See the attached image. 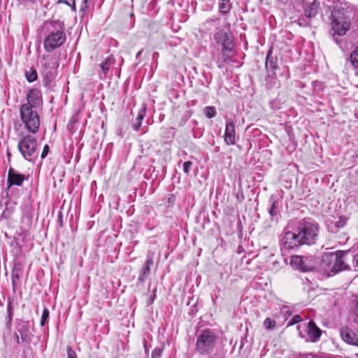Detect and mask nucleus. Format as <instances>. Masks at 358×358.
Instances as JSON below:
<instances>
[{
    "instance_id": "f257e3e1",
    "label": "nucleus",
    "mask_w": 358,
    "mask_h": 358,
    "mask_svg": "<svg viewBox=\"0 0 358 358\" xmlns=\"http://www.w3.org/2000/svg\"><path fill=\"white\" fill-rule=\"evenodd\" d=\"M318 234L317 225L309 222L300 224L295 231L285 232L282 239L283 246L287 249H295L302 245L315 243Z\"/></svg>"
},
{
    "instance_id": "f03ea898",
    "label": "nucleus",
    "mask_w": 358,
    "mask_h": 358,
    "mask_svg": "<svg viewBox=\"0 0 358 358\" xmlns=\"http://www.w3.org/2000/svg\"><path fill=\"white\" fill-rule=\"evenodd\" d=\"M348 251L338 250L336 252H325L322 255L321 267L329 275L350 268L346 256Z\"/></svg>"
},
{
    "instance_id": "7ed1b4c3",
    "label": "nucleus",
    "mask_w": 358,
    "mask_h": 358,
    "mask_svg": "<svg viewBox=\"0 0 358 358\" xmlns=\"http://www.w3.org/2000/svg\"><path fill=\"white\" fill-rule=\"evenodd\" d=\"M20 119L24 128L32 134H36L39 129L40 118L37 111L29 104H22L20 109Z\"/></svg>"
},
{
    "instance_id": "20e7f679",
    "label": "nucleus",
    "mask_w": 358,
    "mask_h": 358,
    "mask_svg": "<svg viewBox=\"0 0 358 358\" xmlns=\"http://www.w3.org/2000/svg\"><path fill=\"white\" fill-rule=\"evenodd\" d=\"M214 39L216 43L222 45L223 62L224 63L229 62L233 55L232 50L234 44L232 42L231 34L222 30H217L214 35Z\"/></svg>"
},
{
    "instance_id": "39448f33",
    "label": "nucleus",
    "mask_w": 358,
    "mask_h": 358,
    "mask_svg": "<svg viewBox=\"0 0 358 358\" xmlns=\"http://www.w3.org/2000/svg\"><path fill=\"white\" fill-rule=\"evenodd\" d=\"M215 334L210 330H204L197 338L196 351L201 355L213 351L215 344Z\"/></svg>"
},
{
    "instance_id": "423d86ee",
    "label": "nucleus",
    "mask_w": 358,
    "mask_h": 358,
    "mask_svg": "<svg viewBox=\"0 0 358 358\" xmlns=\"http://www.w3.org/2000/svg\"><path fill=\"white\" fill-rule=\"evenodd\" d=\"M332 30L338 36L346 34L350 27V20L344 10H337L332 13Z\"/></svg>"
},
{
    "instance_id": "0eeeda50",
    "label": "nucleus",
    "mask_w": 358,
    "mask_h": 358,
    "mask_svg": "<svg viewBox=\"0 0 358 358\" xmlns=\"http://www.w3.org/2000/svg\"><path fill=\"white\" fill-rule=\"evenodd\" d=\"M36 148L37 141L30 135L23 136L18 143L19 151L23 157L28 161H31L37 156Z\"/></svg>"
},
{
    "instance_id": "6e6552de",
    "label": "nucleus",
    "mask_w": 358,
    "mask_h": 358,
    "mask_svg": "<svg viewBox=\"0 0 358 358\" xmlns=\"http://www.w3.org/2000/svg\"><path fill=\"white\" fill-rule=\"evenodd\" d=\"M52 24H57L60 29H63V24L53 22ZM66 41L65 34L62 30H57L49 34L44 40V48L46 51L52 52L55 49L60 47Z\"/></svg>"
},
{
    "instance_id": "1a4fd4ad",
    "label": "nucleus",
    "mask_w": 358,
    "mask_h": 358,
    "mask_svg": "<svg viewBox=\"0 0 358 358\" xmlns=\"http://www.w3.org/2000/svg\"><path fill=\"white\" fill-rule=\"evenodd\" d=\"M40 64L41 71L47 79L52 78L58 67L55 58L50 55L43 56L40 62Z\"/></svg>"
},
{
    "instance_id": "9d476101",
    "label": "nucleus",
    "mask_w": 358,
    "mask_h": 358,
    "mask_svg": "<svg viewBox=\"0 0 358 358\" xmlns=\"http://www.w3.org/2000/svg\"><path fill=\"white\" fill-rule=\"evenodd\" d=\"M309 259L308 257L293 255L290 258V264L292 267L295 268L301 271H310L312 268V265L308 262Z\"/></svg>"
},
{
    "instance_id": "9b49d317",
    "label": "nucleus",
    "mask_w": 358,
    "mask_h": 358,
    "mask_svg": "<svg viewBox=\"0 0 358 358\" xmlns=\"http://www.w3.org/2000/svg\"><path fill=\"white\" fill-rule=\"evenodd\" d=\"M25 180V176L20 173L13 168H10L8 172L7 182L8 187L13 185L21 186Z\"/></svg>"
},
{
    "instance_id": "f8f14e48",
    "label": "nucleus",
    "mask_w": 358,
    "mask_h": 358,
    "mask_svg": "<svg viewBox=\"0 0 358 358\" xmlns=\"http://www.w3.org/2000/svg\"><path fill=\"white\" fill-rule=\"evenodd\" d=\"M224 141L227 145H234L236 143V129L233 121H228L226 123Z\"/></svg>"
},
{
    "instance_id": "ddd939ff",
    "label": "nucleus",
    "mask_w": 358,
    "mask_h": 358,
    "mask_svg": "<svg viewBox=\"0 0 358 358\" xmlns=\"http://www.w3.org/2000/svg\"><path fill=\"white\" fill-rule=\"evenodd\" d=\"M341 336L345 342L358 346V332L355 333L345 327L341 329Z\"/></svg>"
},
{
    "instance_id": "4468645a",
    "label": "nucleus",
    "mask_w": 358,
    "mask_h": 358,
    "mask_svg": "<svg viewBox=\"0 0 358 358\" xmlns=\"http://www.w3.org/2000/svg\"><path fill=\"white\" fill-rule=\"evenodd\" d=\"M27 103L25 104H29L31 108L36 107L41 102V92L36 89L30 90L27 95Z\"/></svg>"
},
{
    "instance_id": "2eb2a0df",
    "label": "nucleus",
    "mask_w": 358,
    "mask_h": 358,
    "mask_svg": "<svg viewBox=\"0 0 358 358\" xmlns=\"http://www.w3.org/2000/svg\"><path fill=\"white\" fill-rule=\"evenodd\" d=\"M17 331L20 334V338L22 342L29 343L32 335L29 332V326L24 322H22L17 326Z\"/></svg>"
},
{
    "instance_id": "dca6fc26",
    "label": "nucleus",
    "mask_w": 358,
    "mask_h": 358,
    "mask_svg": "<svg viewBox=\"0 0 358 358\" xmlns=\"http://www.w3.org/2000/svg\"><path fill=\"white\" fill-rule=\"evenodd\" d=\"M321 330L316 326L315 323L310 321L308 324L307 334L311 341H317L321 336Z\"/></svg>"
},
{
    "instance_id": "f3484780",
    "label": "nucleus",
    "mask_w": 358,
    "mask_h": 358,
    "mask_svg": "<svg viewBox=\"0 0 358 358\" xmlns=\"http://www.w3.org/2000/svg\"><path fill=\"white\" fill-rule=\"evenodd\" d=\"M278 68V59L273 55L272 51L270 50L267 54L266 59V69L268 72L275 74V71Z\"/></svg>"
},
{
    "instance_id": "a211bd4d",
    "label": "nucleus",
    "mask_w": 358,
    "mask_h": 358,
    "mask_svg": "<svg viewBox=\"0 0 358 358\" xmlns=\"http://www.w3.org/2000/svg\"><path fill=\"white\" fill-rule=\"evenodd\" d=\"M319 6L320 3L317 0H314L313 2L307 5L304 9L306 17L308 18L314 17L317 13Z\"/></svg>"
},
{
    "instance_id": "6ab92c4d",
    "label": "nucleus",
    "mask_w": 358,
    "mask_h": 358,
    "mask_svg": "<svg viewBox=\"0 0 358 358\" xmlns=\"http://www.w3.org/2000/svg\"><path fill=\"white\" fill-rule=\"evenodd\" d=\"M115 63V59L113 56H108L104 61H103L100 64V68L102 71V73L103 75V77L102 76H100L101 78H103L106 77L108 71H109V69L111 66H113Z\"/></svg>"
},
{
    "instance_id": "aec40b11",
    "label": "nucleus",
    "mask_w": 358,
    "mask_h": 358,
    "mask_svg": "<svg viewBox=\"0 0 358 358\" xmlns=\"http://www.w3.org/2000/svg\"><path fill=\"white\" fill-rule=\"evenodd\" d=\"M145 114V109H141L136 120L132 124V127L135 131H138L142 124V120H143Z\"/></svg>"
},
{
    "instance_id": "412c9836",
    "label": "nucleus",
    "mask_w": 358,
    "mask_h": 358,
    "mask_svg": "<svg viewBox=\"0 0 358 358\" xmlns=\"http://www.w3.org/2000/svg\"><path fill=\"white\" fill-rule=\"evenodd\" d=\"M7 312H8V317H7L6 321V326L8 329H10L11 328V322L13 320V308L12 306L11 302H9L8 303Z\"/></svg>"
},
{
    "instance_id": "4be33fe9",
    "label": "nucleus",
    "mask_w": 358,
    "mask_h": 358,
    "mask_svg": "<svg viewBox=\"0 0 358 358\" xmlns=\"http://www.w3.org/2000/svg\"><path fill=\"white\" fill-rule=\"evenodd\" d=\"M219 9L222 13H227L231 9V5L229 0H220L219 2Z\"/></svg>"
},
{
    "instance_id": "5701e85b",
    "label": "nucleus",
    "mask_w": 358,
    "mask_h": 358,
    "mask_svg": "<svg viewBox=\"0 0 358 358\" xmlns=\"http://www.w3.org/2000/svg\"><path fill=\"white\" fill-rule=\"evenodd\" d=\"M22 271L20 269H13V271L12 273V284L14 290L15 289L17 285V281L20 279Z\"/></svg>"
},
{
    "instance_id": "b1692460",
    "label": "nucleus",
    "mask_w": 358,
    "mask_h": 358,
    "mask_svg": "<svg viewBox=\"0 0 358 358\" xmlns=\"http://www.w3.org/2000/svg\"><path fill=\"white\" fill-rule=\"evenodd\" d=\"M150 268L148 266H143L138 276V280L144 282L150 275Z\"/></svg>"
},
{
    "instance_id": "393cba45",
    "label": "nucleus",
    "mask_w": 358,
    "mask_h": 358,
    "mask_svg": "<svg viewBox=\"0 0 358 358\" xmlns=\"http://www.w3.org/2000/svg\"><path fill=\"white\" fill-rule=\"evenodd\" d=\"M350 61L352 65L358 69V46L354 50L350 55Z\"/></svg>"
},
{
    "instance_id": "a878e982",
    "label": "nucleus",
    "mask_w": 358,
    "mask_h": 358,
    "mask_svg": "<svg viewBox=\"0 0 358 358\" xmlns=\"http://www.w3.org/2000/svg\"><path fill=\"white\" fill-rule=\"evenodd\" d=\"M26 78L29 82H33L37 78V73L36 70L30 69L26 72Z\"/></svg>"
},
{
    "instance_id": "bb28decb",
    "label": "nucleus",
    "mask_w": 358,
    "mask_h": 358,
    "mask_svg": "<svg viewBox=\"0 0 358 358\" xmlns=\"http://www.w3.org/2000/svg\"><path fill=\"white\" fill-rule=\"evenodd\" d=\"M205 115L208 118H213L216 115V110L213 106H207L205 108Z\"/></svg>"
},
{
    "instance_id": "cd10ccee",
    "label": "nucleus",
    "mask_w": 358,
    "mask_h": 358,
    "mask_svg": "<svg viewBox=\"0 0 358 358\" xmlns=\"http://www.w3.org/2000/svg\"><path fill=\"white\" fill-rule=\"evenodd\" d=\"M275 321L270 318H266L264 322V326L266 329H272L275 327Z\"/></svg>"
},
{
    "instance_id": "c85d7f7f",
    "label": "nucleus",
    "mask_w": 358,
    "mask_h": 358,
    "mask_svg": "<svg viewBox=\"0 0 358 358\" xmlns=\"http://www.w3.org/2000/svg\"><path fill=\"white\" fill-rule=\"evenodd\" d=\"M49 317V310L47 308H45L43 311V314H42V317H41V326H44V324H45V322L46 320L48 319Z\"/></svg>"
},
{
    "instance_id": "c756f323",
    "label": "nucleus",
    "mask_w": 358,
    "mask_h": 358,
    "mask_svg": "<svg viewBox=\"0 0 358 358\" xmlns=\"http://www.w3.org/2000/svg\"><path fill=\"white\" fill-rule=\"evenodd\" d=\"M58 3H65L69 6L73 11H76L75 0H59Z\"/></svg>"
},
{
    "instance_id": "7c9ffc66",
    "label": "nucleus",
    "mask_w": 358,
    "mask_h": 358,
    "mask_svg": "<svg viewBox=\"0 0 358 358\" xmlns=\"http://www.w3.org/2000/svg\"><path fill=\"white\" fill-rule=\"evenodd\" d=\"M91 2V0H83L82 3L80 5V11L85 14L87 8H89V5Z\"/></svg>"
},
{
    "instance_id": "2f4dec72",
    "label": "nucleus",
    "mask_w": 358,
    "mask_h": 358,
    "mask_svg": "<svg viewBox=\"0 0 358 358\" xmlns=\"http://www.w3.org/2000/svg\"><path fill=\"white\" fill-rule=\"evenodd\" d=\"M67 358H77L76 352L72 349L71 346L66 348Z\"/></svg>"
},
{
    "instance_id": "473e14b6",
    "label": "nucleus",
    "mask_w": 358,
    "mask_h": 358,
    "mask_svg": "<svg viewBox=\"0 0 358 358\" xmlns=\"http://www.w3.org/2000/svg\"><path fill=\"white\" fill-rule=\"evenodd\" d=\"M277 201H273L271 206V208L269 210V213L271 217H274L277 215Z\"/></svg>"
},
{
    "instance_id": "72a5a7b5",
    "label": "nucleus",
    "mask_w": 358,
    "mask_h": 358,
    "mask_svg": "<svg viewBox=\"0 0 358 358\" xmlns=\"http://www.w3.org/2000/svg\"><path fill=\"white\" fill-rule=\"evenodd\" d=\"M301 321V317L299 315L294 316L292 320L288 322V326L294 325Z\"/></svg>"
},
{
    "instance_id": "f704fd0d",
    "label": "nucleus",
    "mask_w": 358,
    "mask_h": 358,
    "mask_svg": "<svg viewBox=\"0 0 358 358\" xmlns=\"http://www.w3.org/2000/svg\"><path fill=\"white\" fill-rule=\"evenodd\" d=\"M192 162L190 161L185 162L183 164V171L185 173L188 174L189 173V170L192 167Z\"/></svg>"
},
{
    "instance_id": "c9c22d12",
    "label": "nucleus",
    "mask_w": 358,
    "mask_h": 358,
    "mask_svg": "<svg viewBox=\"0 0 358 358\" xmlns=\"http://www.w3.org/2000/svg\"><path fill=\"white\" fill-rule=\"evenodd\" d=\"M162 350L161 348H155L152 353V358H159L162 355Z\"/></svg>"
},
{
    "instance_id": "e433bc0d",
    "label": "nucleus",
    "mask_w": 358,
    "mask_h": 358,
    "mask_svg": "<svg viewBox=\"0 0 358 358\" xmlns=\"http://www.w3.org/2000/svg\"><path fill=\"white\" fill-rule=\"evenodd\" d=\"M22 127V124L15 123L14 128H15L16 131L19 132L20 135L23 136L22 132H21Z\"/></svg>"
},
{
    "instance_id": "4c0bfd02",
    "label": "nucleus",
    "mask_w": 358,
    "mask_h": 358,
    "mask_svg": "<svg viewBox=\"0 0 358 358\" xmlns=\"http://www.w3.org/2000/svg\"><path fill=\"white\" fill-rule=\"evenodd\" d=\"M49 147L48 145H45L43 148V150L41 154V158H45L48 152Z\"/></svg>"
},
{
    "instance_id": "58836bf2",
    "label": "nucleus",
    "mask_w": 358,
    "mask_h": 358,
    "mask_svg": "<svg viewBox=\"0 0 358 358\" xmlns=\"http://www.w3.org/2000/svg\"><path fill=\"white\" fill-rule=\"evenodd\" d=\"M153 260L152 258H149L145 261V266H148L150 268L151 266L153 264Z\"/></svg>"
},
{
    "instance_id": "ea45409f",
    "label": "nucleus",
    "mask_w": 358,
    "mask_h": 358,
    "mask_svg": "<svg viewBox=\"0 0 358 358\" xmlns=\"http://www.w3.org/2000/svg\"><path fill=\"white\" fill-rule=\"evenodd\" d=\"M13 338H14V340H15V342L17 344L20 343V337H19V335H18V333L17 332H15L13 335Z\"/></svg>"
},
{
    "instance_id": "a19ab883",
    "label": "nucleus",
    "mask_w": 358,
    "mask_h": 358,
    "mask_svg": "<svg viewBox=\"0 0 358 358\" xmlns=\"http://www.w3.org/2000/svg\"><path fill=\"white\" fill-rule=\"evenodd\" d=\"M282 313L285 315H291L292 313L288 310L287 307L282 308Z\"/></svg>"
},
{
    "instance_id": "79ce46f5",
    "label": "nucleus",
    "mask_w": 358,
    "mask_h": 358,
    "mask_svg": "<svg viewBox=\"0 0 358 358\" xmlns=\"http://www.w3.org/2000/svg\"><path fill=\"white\" fill-rule=\"evenodd\" d=\"M355 266L358 268V253L354 257Z\"/></svg>"
},
{
    "instance_id": "37998d69",
    "label": "nucleus",
    "mask_w": 358,
    "mask_h": 358,
    "mask_svg": "<svg viewBox=\"0 0 358 358\" xmlns=\"http://www.w3.org/2000/svg\"><path fill=\"white\" fill-rule=\"evenodd\" d=\"M355 315H356L355 321L357 322H358V303H357V308H356V311H355Z\"/></svg>"
},
{
    "instance_id": "c03bdc74",
    "label": "nucleus",
    "mask_w": 358,
    "mask_h": 358,
    "mask_svg": "<svg viewBox=\"0 0 358 358\" xmlns=\"http://www.w3.org/2000/svg\"><path fill=\"white\" fill-rule=\"evenodd\" d=\"M22 1L28 3H33L35 0H22Z\"/></svg>"
},
{
    "instance_id": "a18cd8bd",
    "label": "nucleus",
    "mask_w": 358,
    "mask_h": 358,
    "mask_svg": "<svg viewBox=\"0 0 358 358\" xmlns=\"http://www.w3.org/2000/svg\"><path fill=\"white\" fill-rule=\"evenodd\" d=\"M343 224L341 222H339L338 223H336V226L338 227H343Z\"/></svg>"
},
{
    "instance_id": "49530a36",
    "label": "nucleus",
    "mask_w": 358,
    "mask_h": 358,
    "mask_svg": "<svg viewBox=\"0 0 358 358\" xmlns=\"http://www.w3.org/2000/svg\"><path fill=\"white\" fill-rule=\"evenodd\" d=\"M8 212V209L6 208L4 211H3V215H6L7 214V213Z\"/></svg>"
},
{
    "instance_id": "de8ad7c7",
    "label": "nucleus",
    "mask_w": 358,
    "mask_h": 358,
    "mask_svg": "<svg viewBox=\"0 0 358 358\" xmlns=\"http://www.w3.org/2000/svg\"><path fill=\"white\" fill-rule=\"evenodd\" d=\"M219 68H222V66L221 64H218Z\"/></svg>"
},
{
    "instance_id": "09e8293b",
    "label": "nucleus",
    "mask_w": 358,
    "mask_h": 358,
    "mask_svg": "<svg viewBox=\"0 0 358 358\" xmlns=\"http://www.w3.org/2000/svg\"><path fill=\"white\" fill-rule=\"evenodd\" d=\"M357 74H358V71H357Z\"/></svg>"
}]
</instances>
